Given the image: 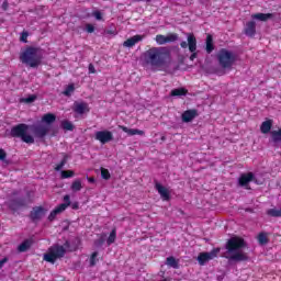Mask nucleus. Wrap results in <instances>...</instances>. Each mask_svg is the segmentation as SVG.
<instances>
[{
	"label": "nucleus",
	"instance_id": "nucleus-1",
	"mask_svg": "<svg viewBox=\"0 0 281 281\" xmlns=\"http://www.w3.org/2000/svg\"><path fill=\"white\" fill-rule=\"evenodd\" d=\"M145 59L153 69H161L170 61V52L166 47H151L145 52Z\"/></svg>",
	"mask_w": 281,
	"mask_h": 281
},
{
	"label": "nucleus",
	"instance_id": "nucleus-2",
	"mask_svg": "<svg viewBox=\"0 0 281 281\" xmlns=\"http://www.w3.org/2000/svg\"><path fill=\"white\" fill-rule=\"evenodd\" d=\"M245 247H247V243L243 237H231L225 245L226 251L228 254H233L228 260H233L234 262H245L249 260V256H247V254L239 251V249H245Z\"/></svg>",
	"mask_w": 281,
	"mask_h": 281
},
{
	"label": "nucleus",
	"instance_id": "nucleus-3",
	"mask_svg": "<svg viewBox=\"0 0 281 281\" xmlns=\"http://www.w3.org/2000/svg\"><path fill=\"white\" fill-rule=\"evenodd\" d=\"M20 60L26 67L36 69L41 63H43V49L41 47L26 46L25 49L20 53Z\"/></svg>",
	"mask_w": 281,
	"mask_h": 281
},
{
	"label": "nucleus",
	"instance_id": "nucleus-4",
	"mask_svg": "<svg viewBox=\"0 0 281 281\" xmlns=\"http://www.w3.org/2000/svg\"><path fill=\"white\" fill-rule=\"evenodd\" d=\"M69 247H71L69 240H66L64 245H53L48 249V252L44 255V260L54 265V262H56L58 259L65 258V255L67 254V249H69Z\"/></svg>",
	"mask_w": 281,
	"mask_h": 281
},
{
	"label": "nucleus",
	"instance_id": "nucleus-5",
	"mask_svg": "<svg viewBox=\"0 0 281 281\" xmlns=\"http://www.w3.org/2000/svg\"><path fill=\"white\" fill-rule=\"evenodd\" d=\"M27 131H30V125L20 123L11 127L10 136L21 139L24 144H34V136L27 134Z\"/></svg>",
	"mask_w": 281,
	"mask_h": 281
},
{
	"label": "nucleus",
	"instance_id": "nucleus-6",
	"mask_svg": "<svg viewBox=\"0 0 281 281\" xmlns=\"http://www.w3.org/2000/svg\"><path fill=\"white\" fill-rule=\"evenodd\" d=\"M236 60H238V57L234 52L228 50L227 48H222L217 53V61L222 69H232L236 64Z\"/></svg>",
	"mask_w": 281,
	"mask_h": 281
},
{
	"label": "nucleus",
	"instance_id": "nucleus-7",
	"mask_svg": "<svg viewBox=\"0 0 281 281\" xmlns=\"http://www.w3.org/2000/svg\"><path fill=\"white\" fill-rule=\"evenodd\" d=\"M7 205L11 212H19L22 207H27V199L25 198H16V199H10L7 202Z\"/></svg>",
	"mask_w": 281,
	"mask_h": 281
},
{
	"label": "nucleus",
	"instance_id": "nucleus-8",
	"mask_svg": "<svg viewBox=\"0 0 281 281\" xmlns=\"http://www.w3.org/2000/svg\"><path fill=\"white\" fill-rule=\"evenodd\" d=\"M221 249H213L211 252H200L198 256V262L201 267L205 266L210 260H214Z\"/></svg>",
	"mask_w": 281,
	"mask_h": 281
},
{
	"label": "nucleus",
	"instance_id": "nucleus-9",
	"mask_svg": "<svg viewBox=\"0 0 281 281\" xmlns=\"http://www.w3.org/2000/svg\"><path fill=\"white\" fill-rule=\"evenodd\" d=\"M256 179L254 172L241 173L238 178V186L245 188V190H251L249 183Z\"/></svg>",
	"mask_w": 281,
	"mask_h": 281
},
{
	"label": "nucleus",
	"instance_id": "nucleus-10",
	"mask_svg": "<svg viewBox=\"0 0 281 281\" xmlns=\"http://www.w3.org/2000/svg\"><path fill=\"white\" fill-rule=\"evenodd\" d=\"M94 139L100 142V144H109V142H113V132L108 130L98 131L94 134Z\"/></svg>",
	"mask_w": 281,
	"mask_h": 281
},
{
	"label": "nucleus",
	"instance_id": "nucleus-11",
	"mask_svg": "<svg viewBox=\"0 0 281 281\" xmlns=\"http://www.w3.org/2000/svg\"><path fill=\"white\" fill-rule=\"evenodd\" d=\"M32 131L35 137H38V139H43L44 137H47V135L49 134V125L38 124L33 126Z\"/></svg>",
	"mask_w": 281,
	"mask_h": 281
},
{
	"label": "nucleus",
	"instance_id": "nucleus-12",
	"mask_svg": "<svg viewBox=\"0 0 281 281\" xmlns=\"http://www.w3.org/2000/svg\"><path fill=\"white\" fill-rule=\"evenodd\" d=\"M187 41L189 42V52H191L190 60H194L198 56L196 54V37L194 34L189 33Z\"/></svg>",
	"mask_w": 281,
	"mask_h": 281
},
{
	"label": "nucleus",
	"instance_id": "nucleus-13",
	"mask_svg": "<svg viewBox=\"0 0 281 281\" xmlns=\"http://www.w3.org/2000/svg\"><path fill=\"white\" fill-rule=\"evenodd\" d=\"M45 216V209L43 206H34L30 213V218L33 223H37Z\"/></svg>",
	"mask_w": 281,
	"mask_h": 281
},
{
	"label": "nucleus",
	"instance_id": "nucleus-14",
	"mask_svg": "<svg viewBox=\"0 0 281 281\" xmlns=\"http://www.w3.org/2000/svg\"><path fill=\"white\" fill-rule=\"evenodd\" d=\"M72 111L78 113V115H85V113H89V103L87 102H75Z\"/></svg>",
	"mask_w": 281,
	"mask_h": 281
},
{
	"label": "nucleus",
	"instance_id": "nucleus-15",
	"mask_svg": "<svg viewBox=\"0 0 281 281\" xmlns=\"http://www.w3.org/2000/svg\"><path fill=\"white\" fill-rule=\"evenodd\" d=\"M194 117H199V111L196 109L187 110L182 113L181 120L184 123H190Z\"/></svg>",
	"mask_w": 281,
	"mask_h": 281
},
{
	"label": "nucleus",
	"instance_id": "nucleus-16",
	"mask_svg": "<svg viewBox=\"0 0 281 281\" xmlns=\"http://www.w3.org/2000/svg\"><path fill=\"white\" fill-rule=\"evenodd\" d=\"M144 38H146V35H134L123 43V47H135V45H137V43H140V41H144Z\"/></svg>",
	"mask_w": 281,
	"mask_h": 281
},
{
	"label": "nucleus",
	"instance_id": "nucleus-17",
	"mask_svg": "<svg viewBox=\"0 0 281 281\" xmlns=\"http://www.w3.org/2000/svg\"><path fill=\"white\" fill-rule=\"evenodd\" d=\"M155 188L158 192V194H160V198L162 199V201H170V191L164 187L161 183L157 182L155 184Z\"/></svg>",
	"mask_w": 281,
	"mask_h": 281
},
{
	"label": "nucleus",
	"instance_id": "nucleus-18",
	"mask_svg": "<svg viewBox=\"0 0 281 281\" xmlns=\"http://www.w3.org/2000/svg\"><path fill=\"white\" fill-rule=\"evenodd\" d=\"M244 34L249 38H254V36H256V21H249L246 23Z\"/></svg>",
	"mask_w": 281,
	"mask_h": 281
},
{
	"label": "nucleus",
	"instance_id": "nucleus-19",
	"mask_svg": "<svg viewBox=\"0 0 281 281\" xmlns=\"http://www.w3.org/2000/svg\"><path fill=\"white\" fill-rule=\"evenodd\" d=\"M271 128H273V120L271 119L263 121L260 125V132L263 135L271 133Z\"/></svg>",
	"mask_w": 281,
	"mask_h": 281
},
{
	"label": "nucleus",
	"instance_id": "nucleus-20",
	"mask_svg": "<svg viewBox=\"0 0 281 281\" xmlns=\"http://www.w3.org/2000/svg\"><path fill=\"white\" fill-rule=\"evenodd\" d=\"M119 128H121V131H123V133H126L127 135H146V132L138 130V128H128L124 125H120Z\"/></svg>",
	"mask_w": 281,
	"mask_h": 281
},
{
	"label": "nucleus",
	"instance_id": "nucleus-21",
	"mask_svg": "<svg viewBox=\"0 0 281 281\" xmlns=\"http://www.w3.org/2000/svg\"><path fill=\"white\" fill-rule=\"evenodd\" d=\"M32 245H34V239L32 238L25 239L23 243H21L18 246V251H20V254H25V251H27V249H30Z\"/></svg>",
	"mask_w": 281,
	"mask_h": 281
},
{
	"label": "nucleus",
	"instance_id": "nucleus-22",
	"mask_svg": "<svg viewBox=\"0 0 281 281\" xmlns=\"http://www.w3.org/2000/svg\"><path fill=\"white\" fill-rule=\"evenodd\" d=\"M205 45L206 54H212L214 52V37L212 36V34L206 35Z\"/></svg>",
	"mask_w": 281,
	"mask_h": 281
},
{
	"label": "nucleus",
	"instance_id": "nucleus-23",
	"mask_svg": "<svg viewBox=\"0 0 281 281\" xmlns=\"http://www.w3.org/2000/svg\"><path fill=\"white\" fill-rule=\"evenodd\" d=\"M65 212V205H58L57 207H55L48 215V221L52 223L53 221H56V216H58V214Z\"/></svg>",
	"mask_w": 281,
	"mask_h": 281
},
{
	"label": "nucleus",
	"instance_id": "nucleus-24",
	"mask_svg": "<svg viewBox=\"0 0 281 281\" xmlns=\"http://www.w3.org/2000/svg\"><path fill=\"white\" fill-rule=\"evenodd\" d=\"M251 19L256 21L267 22L269 19H273V13H255L251 15Z\"/></svg>",
	"mask_w": 281,
	"mask_h": 281
},
{
	"label": "nucleus",
	"instance_id": "nucleus-25",
	"mask_svg": "<svg viewBox=\"0 0 281 281\" xmlns=\"http://www.w3.org/2000/svg\"><path fill=\"white\" fill-rule=\"evenodd\" d=\"M42 122H44V124H47L46 126H49V124H54V122H56V114H53V113L44 114L42 117Z\"/></svg>",
	"mask_w": 281,
	"mask_h": 281
},
{
	"label": "nucleus",
	"instance_id": "nucleus-26",
	"mask_svg": "<svg viewBox=\"0 0 281 281\" xmlns=\"http://www.w3.org/2000/svg\"><path fill=\"white\" fill-rule=\"evenodd\" d=\"M166 265L172 269H179V260H177L173 256L167 257Z\"/></svg>",
	"mask_w": 281,
	"mask_h": 281
},
{
	"label": "nucleus",
	"instance_id": "nucleus-27",
	"mask_svg": "<svg viewBox=\"0 0 281 281\" xmlns=\"http://www.w3.org/2000/svg\"><path fill=\"white\" fill-rule=\"evenodd\" d=\"M170 95H172L173 98L181 97V95H188V89H186V88L173 89V90H171Z\"/></svg>",
	"mask_w": 281,
	"mask_h": 281
},
{
	"label": "nucleus",
	"instance_id": "nucleus-28",
	"mask_svg": "<svg viewBox=\"0 0 281 281\" xmlns=\"http://www.w3.org/2000/svg\"><path fill=\"white\" fill-rule=\"evenodd\" d=\"M70 190L72 192H80V190H82V180L76 179L75 181H72Z\"/></svg>",
	"mask_w": 281,
	"mask_h": 281
},
{
	"label": "nucleus",
	"instance_id": "nucleus-29",
	"mask_svg": "<svg viewBox=\"0 0 281 281\" xmlns=\"http://www.w3.org/2000/svg\"><path fill=\"white\" fill-rule=\"evenodd\" d=\"M74 91H76V86L74 83H69L63 91V95H66V98H71V93H74Z\"/></svg>",
	"mask_w": 281,
	"mask_h": 281
},
{
	"label": "nucleus",
	"instance_id": "nucleus-30",
	"mask_svg": "<svg viewBox=\"0 0 281 281\" xmlns=\"http://www.w3.org/2000/svg\"><path fill=\"white\" fill-rule=\"evenodd\" d=\"M270 135L274 144H278V142H281V128L270 132Z\"/></svg>",
	"mask_w": 281,
	"mask_h": 281
},
{
	"label": "nucleus",
	"instance_id": "nucleus-31",
	"mask_svg": "<svg viewBox=\"0 0 281 281\" xmlns=\"http://www.w3.org/2000/svg\"><path fill=\"white\" fill-rule=\"evenodd\" d=\"M117 238V231L115 228H113L108 237V246L113 245V243H115V239Z\"/></svg>",
	"mask_w": 281,
	"mask_h": 281
},
{
	"label": "nucleus",
	"instance_id": "nucleus-32",
	"mask_svg": "<svg viewBox=\"0 0 281 281\" xmlns=\"http://www.w3.org/2000/svg\"><path fill=\"white\" fill-rule=\"evenodd\" d=\"M68 159L69 157L67 155H64V158L61 159V161L57 164L55 167L56 172H59V170H63V168H65Z\"/></svg>",
	"mask_w": 281,
	"mask_h": 281
},
{
	"label": "nucleus",
	"instance_id": "nucleus-33",
	"mask_svg": "<svg viewBox=\"0 0 281 281\" xmlns=\"http://www.w3.org/2000/svg\"><path fill=\"white\" fill-rule=\"evenodd\" d=\"M257 239L259 245H267L269 243V237H267V233H259Z\"/></svg>",
	"mask_w": 281,
	"mask_h": 281
},
{
	"label": "nucleus",
	"instance_id": "nucleus-34",
	"mask_svg": "<svg viewBox=\"0 0 281 281\" xmlns=\"http://www.w3.org/2000/svg\"><path fill=\"white\" fill-rule=\"evenodd\" d=\"M268 216H272L273 218H280L281 216V210L278 209H269L267 211Z\"/></svg>",
	"mask_w": 281,
	"mask_h": 281
},
{
	"label": "nucleus",
	"instance_id": "nucleus-35",
	"mask_svg": "<svg viewBox=\"0 0 281 281\" xmlns=\"http://www.w3.org/2000/svg\"><path fill=\"white\" fill-rule=\"evenodd\" d=\"M61 128H64V131H74V123L69 121H63Z\"/></svg>",
	"mask_w": 281,
	"mask_h": 281
},
{
	"label": "nucleus",
	"instance_id": "nucleus-36",
	"mask_svg": "<svg viewBox=\"0 0 281 281\" xmlns=\"http://www.w3.org/2000/svg\"><path fill=\"white\" fill-rule=\"evenodd\" d=\"M76 172L74 170H63L61 171V179H71V177H75Z\"/></svg>",
	"mask_w": 281,
	"mask_h": 281
},
{
	"label": "nucleus",
	"instance_id": "nucleus-37",
	"mask_svg": "<svg viewBox=\"0 0 281 281\" xmlns=\"http://www.w3.org/2000/svg\"><path fill=\"white\" fill-rule=\"evenodd\" d=\"M101 177L102 179H105V181H109V179H111V172H109V169L101 168Z\"/></svg>",
	"mask_w": 281,
	"mask_h": 281
},
{
	"label": "nucleus",
	"instance_id": "nucleus-38",
	"mask_svg": "<svg viewBox=\"0 0 281 281\" xmlns=\"http://www.w3.org/2000/svg\"><path fill=\"white\" fill-rule=\"evenodd\" d=\"M98 262V251H94L91 254V257H90V267H95Z\"/></svg>",
	"mask_w": 281,
	"mask_h": 281
},
{
	"label": "nucleus",
	"instance_id": "nucleus-39",
	"mask_svg": "<svg viewBox=\"0 0 281 281\" xmlns=\"http://www.w3.org/2000/svg\"><path fill=\"white\" fill-rule=\"evenodd\" d=\"M156 43H158V45H166L167 40H166V35H156Z\"/></svg>",
	"mask_w": 281,
	"mask_h": 281
},
{
	"label": "nucleus",
	"instance_id": "nucleus-40",
	"mask_svg": "<svg viewBox=\"0 0 281 281\" xmlns=\"http://www.w3.org/2000/svg\"><path fill=\"white\" fill-rule=\"evenodd\" d=\"M179 35H177L176 33H171L166 36L167 43H175V41H177Z\"/></svg>",
	"mask_w": 281,
	"mask_h": 281
},
{
	"label": "nucleus",
	"instance_id": "nucleus-41",
	"mask_svg": "<svg viewBox=\"0 0 281 281\" xmlns=\"http://www.w3.org/2000/svg\"><path fill=\"white\" fill-rule=\"evenodd\" d=\"M59 205H65V210H67V207H69L71 205V198L69 195H65L64 203H61Z\"/></svg>",
	"mask_w": 281,
	"mask_h": 281
},
{
	"label": "nucleus",
	"instance_id": "nucleus-42",
	"mask_svg": "<svg viewBox=\"0 0 281 281\" xmlns=\"http://www.w3.org/2000/svg\"><path fill=\"white\" fill-rule=\"evenodd\" d=\"M86 30L88 34H93L95 32V26H93V24H86Z\"/></svg>",
	"mask_w": 281,
	"mask_h": 281
},
{
	"label": "nucleus",
	"instance_id": "nucleus-43",
	"mask_svg": "<svg viewBox=\"0 0 281 281\" xmlns=\"http://www.w3.org/2000/svg\"><path fill=\"white\" fill-rule=\"evenodd\" d=\"M30 36V34L27 33V32H22V34H21V37H20V41L22 42V43H27V37Z\"/></svg>",
	"mask_w": 281,
	"mask_h": 281
},
{
	"label": "nucleus",
	"instance_id": "nucleus-44",
	"mask_svg": "<svg viewBox=\"0 0 281 281\" xmlns=\"http://www.w3.org/2000/svg\"><path fill=\"white\" fill-rule=\"evenodd\" d=\"M95 247H102L104 245V237H100L99 239L94 240Z\"/></svg>",
	"mask_w": 281,
	"mask_h": 281
},
{
	"label": "nucleus",
	"instance_id": "nucleus-45",
	"mask_svg": "<svg viewBox=\"0 0 281 281\" xmlns=\"http://www.w3.org/2000/svg\"><path fill=\"white\" fill-rule=\"evenodd\" d=\"M5 157H8L5 149L0 148V161H4Z\"/></svg>",
	"mask_w": 281,
	"mask_h": 281
},
{
	"label": "nucleus",
	"instance_id": "nucleus-46",
	"mask_svg": "<svg viewBox=\"0 0 281 281\" xmlns=\"http://www.w3.org/2000/svg\"><path fill=\"white\" fill-rule=\"evenodd\" d=\"M92 14L97 21H102V13L100 11H94Z\"/></svg>",
	"mask_w": 281,
	"mask_h": 281
},
{
	"label": "nucleus",
	"instance_id": "nucleus-47",
	"mask_svg": "<svg viewBox=\"0 0 281 281\" xmlns=\"http://www.w3.org/2000/svg\"><path fill=\"white\" fill-rule=\"evenodd\" d=\"M180 47L182 49H188V47H190V44H189V42L183 41V42L180 43Z\"/></svg>",
	"mask_w": 281,
	"mask_h": 281
},
{
	"label": "nucleus",
	"instance_id": "nucleus-48",
	"mask_svg": "<svg viewBox=\"0 0 281 281\" xmlns=\"http://www.w3.org/2000/svg\"><path fill=\"white\" fill-rule=\"evenodd\" d=\"M88 70H89V74H95V66H93V64H89Z\"/></svg>",
	"mask_w": 281,
	"mask_h": 281
},
{
	"label": "nucleus",
	"instance_id": "nucleus-49",
	"mask_svg": "<svg viewBox=\"0 0 281 281\" xmlns=\"http://www.w3.org/2000/svg\"><path fill=\"white\" fill-rule=\"evenodd\" d=\"M8 262V257H4L3 259L0 260V269L3 268V266Z\"/></svg>",
	"mask_w": 281,
	"mask_h": 281
},
{
	"label": "nucleus",
	"instance_id": "nucleus-50",
	"mask_svg": "<svg viewBox=\"0 0 281 281\" xmlns=\"http://www.w3.org/2000/svg\"><path fill=\"white\" fill-rule=\"evenodd\" d=\"M8 7H9V4H8V1H4L3 3H2V10H8Z\"/></svg>",
	"mask_w": 281,
	"mask_h": 281
},
{
	"label": "nucleus",
	"instance_id": "nucleus-51",
	"mask_svg": "<svg viewBox=\"0 0 281 281\" xmlns=\"http://www.w3.org/2000/svg\"><path fill=\"white\" fill-rule=\"evenodd\" d=\"M36 100V97H30L26 99V102H34Z\"/></svg>",
	"mask_w": 281,
	"mask_h": 281
},
{
	"label": "nucleus",
	"instance_id": "nucleus-52",
	"mask_svg": "<svg viewBox=\"0 0 281 281\" xmlns=\"http://www.w3.org/2000/svg\"><path fill=\"white\" fill-rule=\"evenodd\" d=\"M88 182H89V183H95V178L89 177V178H88Z\"/></svg>",
	"mask_w": 281,
	"mask_h": 281
},
{
	"label": "nucleus",
	"instance_id": "nucleus-53",
	"mask_svg": "<svg viewBox=\"0 0 281 281\" xmlns=\"http://www.w3.org/2000/svg\"><path fill=\"white\" fill-rule=\"evenodd\" d=\"M18 194H19L18 191H13V192H12V195H13V196H16Z\"/></svg>",
	"mask_w": 281,
	"mask_h": 281
},
{
	"label": "nucleus",
	"instance_id": "nucleus-54",
	"mask_svg": "<svg viewBox=\"0 0 281 281\" xmlns=\"http://www.w3.org/2000/svg\"><path fill=\"white\" fill-rule=\"evenodd\" d=\"M72 209H74V210H77V209H78V205H74Z\"/></svg>",
	"mask_w": 281,
	"mask_h": 281
},
{
	"label": "nucleus",
	"instance_id": "nucleus-55",
	"mask_svg": "<svg viewBox=\"0 0 281 281\" xmlns=\"http://www.w3.org/2000/svg\"><path fill=\"white\" fill-rule=\"evenodd\" d=\"M164 139H166V137L162 136V137H161V140H164Z\"/></svg>",
	"mask_w": 281,
	"mask_h": 281
}]
</instances>
